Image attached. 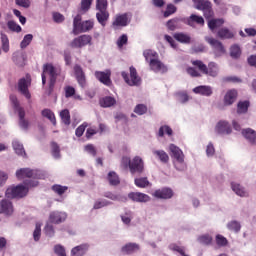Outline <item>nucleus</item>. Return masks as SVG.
<instances>
[{"instance_id":"55","label":"nucleus","mask_w":256,"mask_h":256,"mask_svg":"<svg viewBox=\"0 0 256 256\" xmlns=\"http://www.w3.org/2000/svg\"><path fill=\"white\" fill-rule=\"evenodd\" d=\"M91 5H93V0H81L80 9L83 13H87L91 9Z\"/></svg>"},{"instance_id":"44","label":"nucleus","mask_w":256,"mask_h":256,"mask_svg":"<svg viewBox=\"0 0 256 256\" xmlns=\"http://www.w3.org/2000/svg\"><path fill=\"white\" fill-rule=\"evenodd\" d=\"M165 133L168 135V137H171V135H173V129H171L168 125L161 126L158 130V137H165Z\"/></svg>"},{"instance_id":"32","label":"nucleus","mask_w":256,"mask_h":256,"mask_svg":"<svg viewBox=\"0 0 256 256\" xmlns=\"http://www.w3.org/2000/svg\"><path fill=\"white\" fill-rule=\"evenodd\" d=\"M217 37H219V39H233L235 34L229 30V28L223 27L218 30Z\"/></svg>"},{"instance_id":"25","label":"nucleus","mask_w":256,"mask_h":256,"mask_svg":"<svg viewBox=\"0 0 256 256\" xmlns=\"http://www.w3.org/2000/svg\"><path fill=\"white\" fill-rule=\"evenodd\" d=\"M0 213L4 215H13V204L9 200H2L0 202Z\"/></svg>"},{"instance_id":"3","label":"nucleus","mask_w":256,"mask_h":256,"mask_svg":"<svg viewBox=\"0 0 256 256\" xmlns=\"http://www.w3.org/2000/svg\"><path fill=\"white\" fill-rule=\"evenodd\" d=\"M123 163H128L129 170L132 175H143L145 171V162L139 156H135L132 160L127 157L122 158Z\"/></svg>"},{"instance_id":"34","label":"nucleus","mask_w":256,"mask_h":256,"mask_svg":"<svg viewBox=\"0 0 256 256\" xmlns=\"http://www.w3.org/2000/svg\"><path fill=\"white\" fill-rule=\"evenodd\" d=\"M42 117H45L46 119H48V121H50L52 123V125H57V118L55 117V113H53V111H51V109H44L41 112Z\"/></svg>"},{"instance_id":"12","label":"nucleus","mask_w":256,"mask_h":256,"mask_svg":"<svg viewBox=\"0 0 256 256\" xmlns=\"http://www.w3.org/2000/svg\"><path fill=\"white\" fill-rule=\"evenodd\" d=\"M129 25V17L127 13L117 14L114 21L112 22L113 29L117 30L119 27H127Z\"/></svg>"},{"instance_id":"7","label":"nucleus","mask_w":256,"mask_h":256,"mask_svg":"<svg viewBox=\"0 0 256 256\" xmlns=\"http://www.w3.org/2000/svg\"><path fill=\"white\" fill-rule=\"evenodd\" d=\"M29 193V188L24 185L10 187L6 190V197L8 199H21Z\"/></svg>"},{"instance_id":"45","label":"nucleus","mask_w":256,"mask_h":256,"mask_svg":"<svg viewBox=\"0 0 256 256\" xmlns=\"http://www.w3.org/2000/svg\"><path fill=\"white\" fill-rule=\"evenodd\" d=\"M108 181L109 184L113 186H117L119 183H121V180H119V175L113 171L108 173Z\"/></svg>"},{"instance_id":"24","label":"nucleus","mask_w":256,"mask_h":256,"mask_svg":"<svg viewBox=\"0 0 256 256\" xmlns=\"http://www.w3.org/2000/svg\"><path fill=\"white\" fill-rule=\"evenodd\" d=\"M173 38L183 45H190L191 43V36L187 33L176 32L173 34Z\"/></svg>"},{"instance_id":"14","label":"nucleus","mask_w":256,"mask_h":256,"mask_svg":"<svg viewBox=\"0 0 256 256\" xmlns=\"http://www.w3.org/2000/svg\"><path fill=\"white\" fill-rule=\"evenodd\" d=\"M149 66L154 73H167V66H165V64H163V62L157 58L151 59Z\"/></svg>"},{"instance_id":"23","label":"nucleus","mask_w":256,"mask_h":256,"mask_svg":"<svg viewBox=\"0 0 256 256\" xmlns=\"http://www.w3.org/2000/svg\"><path fill=\"white\" fill-rule=\"evenodd\" d=\"M141 247L137 243H127L121 248V252L124 255H133V253H136V251H139Z\"/></svg>"},{"instance_id":"52","label":"nucleus","mask_w":256,"mask_h":256,"mask_svg":"<svg viewBox=\"0 0 256 256\" xmlns=\"http://www.w3.org/2000/svg\"><path fill=\"white\" fill-rule=\"evenodd\" d=\"M198 242L201 243V245H211V243H213V237L209 234H205L198 237Z\"/></svg>"},{"instance_id":"28","label":"nucleus","mask_w":256,"mask_h":256,"mask_svg":"<svg viewBox=\"0 0 256 256\" xmlns=\"http://www.w3.org/2000/svg\"><path fill=\"white\" fill-rule=\"evenodd\" d=\"M204 75H209V77H217L219 75V66L215 62H209L206 66V72Z\"/></svg>"},{"instance_id":"51","label":"nucleus","mask_w":256,"mask_h":256,"mask_svg":"<svg viewBox=\"0 0 256 256\" xmlns=\"http://www.w3.org/2000/svg\"><path fill=\"white\" fill-rule=\"evenodd\" d=\"M31 41H33V34L25 35L20 43L21 49H26V47H29V45H31Z\"/></svg>"},{"instance_id":"18","label":"nucleus","mask_w":256,"mask_h":256,"mask_svg":"<svg viewBox=\"0 0 256 256\" xmlns=\"http://www.w3.org/2000/svg\"><path fill=\"white\" fill-rule=\"evenodd\" d=\"M169 149L172 153V157L176 159L177 163H185V155L179 147H177L175 144H170Z\"/></svg>"},{"instance_id":"20","label":"nucleus","mask_w":256,"mask_h":256,"mask_svg":"<svg viewBox=\"0 0 256 256\" xmlns=\"http://www.w3.org/2000/svg\"><path fill=\"white\" fill-rule=\"evenodd\" d=\"M238 92L235 89L228 90L224 96V105L229 107V105H233L235 101H237Z\"/></svg>"},{"instance_id":"53","label":"nucleus","mask_w":256,"mask_h":256,"mask_svg":"<svg viewBox=\"0 0 256 256\" xmlns=\"http://www.w3.org/2000/svg\"><path fill=\"white\" fill-rule=\"evenodd\" d=\"M143 56L145 58L146 61H151V59H157V57H159V54H157V52L153 51V50H145L143 52Z\"/></svg>"},{"instance_id":"6","label":"nucleus","mask_w":256,"mask_h":256,"mask_svg":"<svg viewBox=\"0 0 256 256\" xmlns=\"http://www.w3.org/2000/svg\"><path fill=\"white\" fill-rule=\"evenodd\" d=\"M17 179H43L45 175L40 170L21 168L16 171Z\"/></svg>"},{"instance_id":"60","label":"nucleus","mask_w":256,"mask_h":256,"mask_svg":"<svg viewBox=\"0 0 256 256\" xmlns=\"http://www.w3.org/2000/svg\"><path fill=\"white\" fill-rule=\"evenodd\" d=\"M173 13H177V7L173 4H168L166 11L164 12V17H171Z\"/></svg>"},{"instance_id":"31","label":"nucleus","mask_w":256,"mask_h":256,"mask_svg":"<svg viewBox=\"0 0 256 256\" xmlns=\"http://www.w3.org/2000/svg\"><path fill=\"white\" fill-rule=\"evenodd\" d=\"M231 187L232 191H234V193H236V195H238L239 197H249V192H247V190H245V188L241 186V184L232 182Z\"/></svg>"},{"instance_id":"37","label":"nucleus","mask_w":256,"mask_h":256,"mask_svg":"<svg viewBox=\"0 0 256 256\" xmlns=\"http://www.w3.org/2000/svg\"><path fill=\"white\" fill-rule=\"evenodd\" d=\"M99 103L102 107L107 108V107H113V105H116L117 100H115L114 97L106 96L104 98H101Z\"/></svg>"},{"instance_id":"49","label":"nucleus","mask_w":256,"mask_h":256,"mask_svg":"<svg viewBox=\"0 0 256 256\" xmlns=\"http://www.w3.org/2000/svg\"><path fill=\"white\" fill-rule=\"evenodd\" d=\"M180 21H183V18L170 19L167 22V28L169 29V31H175V29H177V26L179 25Z\"/></svg>"},{"instance_id":"56","label":"nucleus","mask_w":256,"mask_h":256,"mask_svg":"<svg viewBox=\"0 0 256 256\" xmlns=\"http://www.w3.org/2000/svg\"><path fill=\"white\" fill-rule=\"evenodd\" d=\"M147 111H148V108H147V105L145 104H137L134 108V113H136V115H145Z\"/></svg>"},{"instance_id":"2","label":"nucleus","mask_w":256,"mask_h":256,"mask_svg":"<svg viewBox=\"0 0 256 256\" xmlns=\"http://www.w3.org/2000/svg\"><path fill=\"white\" fill-rule=\"evenodd\" d=\"M81 14H78L74 17L73 20V35H79V33H87V31H91L94 27V23L91 20H86L82 22Z\"/></svg>"},{"instance_id":"13","label":"nucleus","mask_w":256,"mask_h":256,"mask_svg":"<svg viewBox=\"0 0 256 256\" xmlns=\"http://www.w3.org/2000/svg\"><path fill=\"white\" fill-rule=\"evenodd\" d=\"M128 198L135 203H147L151 201V197H149V195L141 192H130L128 194Z\"/></svg>"},{"instance_id":"47","label":"nucleus","mask_w":256,"mask_h":256,"mask_svg":"<svg viewBox=\"0 0 256 256\" xmlns=\"http://www.w3.org/2000/svg\"><path fill=\"white\" fill-rule=\"evenodd\" d=\"M212 5L209 0H202L197 3V9L200 11H211Z\"/></svg>"},{"instance_id":"38","label":"nucleus","mask_w":256,"mask_h":256,"mask_svg":"<svg viewBox=\"0 0 256 256\" xmlns=\"http://www.w3.org/2000/svg\"><path fill=\"white\" fill-rule=\"evenodd\" d=\"M12 145L16 155H19L20 157H27L23 144H21L19 141H14Z\"/></svg>"},{"instance_id":"8","label":"nucleus","mask_w":256,"mask_h":256,"mask_svg":"<svg viewBox=\"0 0 256 256\" xmlns=\"http://www.w3.org/2000/svg\"><path fill=\"white\" fill-rule=\"evenodd\" d=\"M31 81V74H26L25 77L18 80V91L26 99H31V92H29V88L31 87Z\"/></svg>"},{"instance_id":"57","label":"nucleus","mask_w":256,"mask_h":256,"mask_svg":"<svg viewBox=\"0 0 256 256\" xmlns=\"http://www.w3.org/2000/svg\"><path fill=\"white\" fill-rule=\"evenodd\" d=\"M128 41H129V38L127 37V34H122V35L118 38V40H117V42H116V45H117V47H118L119 49H123V46H124V45H127Z\"/></svg>"},{"instance_id":"19","label":"nucleus","mask_w":256,"mask_h":256,"mask_svg":"<svg viewBox=\"0 0 256 256\" xmlns=\"http://www.w3.org/2000/svg\"><path fill=\"white\" fill-rule=\"evenodd\" d=\"M152 195L156 199H171L173 197V190L171 188H161L156 190Z\"/></svg>"},{"instance_id":"42","label":"nucleus","mask_w":256,"mask_h":256,"mask_svg":"<svg viewBox=\"0 0 256 256\" xmlns=\"http://www.w3.org/2000/svg\"><path fill=\"white\" fill-rule=\"evenodd\" d=\"M191 64L193 65V67H196V69H198V71H200V73H203V75H205V72L207 70V65H205V63H203V61L191 60Z\"/></svg>"},{"instance_id":"59","label":"nucleus","mask_w":256,"mask_h":256,"mask_svg":"<svg viewBox=\"0 0 256 256\" xmlns=\"http://www.w3.org/2000/svg\"><path fill=\"white\" fill-rule=\"evenodd\" d=\"M51 147L53 157H55V159H59V157H61V149L59 148V145L55 142H52Z\"/></svg>"},{"instance_id":"15","label":"nucleus","mask_w":256,"mask_h":256,"mask_svg":"<svg viewBox=\"0 0 256 256\" xmlns=\"http://www.w3.org/2000/svg\"><path fill=\"white\" fill-rule=\"evenodd\" d=\"M95 77L96 79H98V81H100V83H103V85H106L107 87H111L112 85L111 71H106V72L96 71Z\"/></svg>"},{"instance_id":"50","label":"nucleus","mask_w":256,"mask_h":256,"mask_svg":"<svg viewBox=\"0 0 256 256\" xmlns=\"http://www.w3.org/2000/svg\"><path fill=\"white\" fill-rule=\"evenodd\" d=\"M215 241L218 247H227V245H229V240H227L225 236L221 234L216 235Z\"/></svg>"},{"instance_id":"63","label":"nucleus","mask_w":256,"mask_h":256,"mask_svg":"<svg viewBox=\"0 0 256 256\" xmlns=\"http://www.w3.org/2000/svg\"><path fill=\"white\" fill-rule=\"evenodd\" d=\"M33 238L34 241H39V239H41V224L37 223L35 230L33 232Z\"/></svg>"},{"instance_id":"39","label":"nucleus","mask_w":256,"mask_h":256,"mask_svg":"<svg viewBox=\"0 0 256 256\" xmlns=\"http://www.w3.org/2000/svg\"><path fill=\"white\" fill-rule=\"evenodd\" d=\"M227 229H229V231H233L234 233H239L241 231V223H239L237 220H232L228 222Z\"/></svg>"},{"instance_id":"21","label":"nucleus","mask_w":256,"mask_h":256,"mask_svg":"<svg viewBox=\"0 0 256 256\" xmlns=\"http://www.w3.org/2000/svg\"><path fill=\"white\" fill-rule=\"evenodd\" d=\"M241 134L250 143V145H256V131L251 128L242 129Z\"/></svg>"},{"instance_id":"1","label":"nucleus","mask_w":256,"mask_h":256,"mask_svg":"<svg viewBox=\"0 0 256 256\" xmlns=\"http://www.w3.org/2000/svg\"><path fill=\"white\" fill-rule=\"evenodd\" d=\"M61 73V69L55 68L53 64L47 63L43 65V72H42V84L45 85L47 83V77L45 75H49L50 77V89L55 87V83L57 81V77Z\"/></svg>"},{"instance_id":"64","label":"nucleus","mask_w":256,"mask_h":256,"mask_svg":"<svg viewBox=\"0 0 256 256\" xmlns=\"http://www.w3.org/2000/svg\"><path fill=\"white\" fill-rule=\"evenodd\" d=\"M54 252L58 256H67V253L65 252V248L61 245H56L54 247Z\"/></svg>"},{"instance_id":"30","label":"nucleus","mask_w":256,"mask_h":256,"mask_svg":"<svg viewBox=\"0 0 256 256\" xmlns=\"http://www.w3.org/2000/svg\"><path fill=\"white\" fill-rule=\"evenodd\" d=\"M225 24V19L223 18H212L208 21V28L210 31H215V29H219V27H223Z\"/></svg>"},{"instance_id":"33","label":"nucleus","mask_w":256,"mask_h":256,"mask_svg":"<svg viewBox=\"0 0 256 256\" xmlns=\"http://www.w3.org/2000/svg\"><path fill=\"white\" fill-rule=\"evenodd\" d=\"M134 185L139 189H146V187H151V182L147 177H139L134 179Z\"/></svg>"},{"instance_id":"61","label":"nucleus","mask_w":256,"mask_h":256,"mask_svg":"<svg viewBox=\"0 0 256 256\" xmlns=\"http://www.w3.org/2000/svg\"><path fill=\"white\" fill-rule=\"evenodd\" d=\"M169 249H170L171 251H175L176 253L181 254V256H183L184 253H185V248L182 247V246H179V245H177V244H170V245H169Z\"/></svg>"},{"instance_id":"10","label":"nucleus","mask_w":256,"mask_h":256,"mask_svg":"<svg viewBox=\"0 0 256 256\" xmlns=\"http://www.w3.org/2000/svg\"><path fill=\"white\" fill-rule=\"evenodd\" d=\"M206 41L213 48V51L216 57H221V55H225L226 53L225 46H223V43H221V41L212 37H207Z\"/></svg>"},{"instance_id":"16","label":"nucleus","mask_w":256,"mask_h":256,"mask_svg":"<svg viewBox=\"0 0 256 256\" xmlns=\"http://www.w3.org/2000/svg\"><path fill=\"white\" fill-rule=\"evenodd\" d=\"M74 73H75L78 85L84 88L87 85V80L85 78V72H83V68H81V66L79 65L74 66Z\"/></svg>"},{"instance_id":"35","label":"nucleus","mask_w":256,"mask_h":256,"mask_svg":"<svg viewBox=\"0 0 256 256\" xmlns=\"http://www.w3.org/2000/svg\"><path fill=\"white\" fill-rule=\"evenodd\" d=\"M153 155L161 161V163H169V154L165 150H153Z\"/></svg>"},{"instance_id":"9","label":"nucleus","mask_w":256,"mask_h":256,"mask_svg":"<svg viewBox=\"0 0 256 256\" xmlns=\"http://www.w3.org/2000/svg\"><path fill=\"white\" fill-rule=\"evenodd\" d=\"M92 41L93 37H91V35L83 34L74 38L70 42V47L72 49H83V47H87V45H93Z\"/></svg>"},{"instance_id":"40","label":"nucleus","mask_w":256,"mask_h":256,"mask_svg":"<svg viewBox=\"0 0 256 256\" xmlns=\"http://www.w3.org/2000/svg\"><path fill=\"white\" fill-rule=\"evenodd\" d=\"M64 93H65V97L66 99H69L71 97H74V99H81V96H75L76 90L75 87L73 86H66L64 88Z\"/></svg>"},{"instance_id":"27","label":"nucleus","mask_w":256,"mask_h":256,"mask_svg":"<svg viewBox=\"0 0 256 256\" xmlns=\"http://www.w3.org/2000/svg\"><path fill=\"white\" fill-rule=\"evenodd\" d=\"M96 19L102 27H105L107 25V21H109V11L107 10H98L96 13Z\"/></svg>"},{"instance_id":"22","label":"nucleus","mask_w":256,"mask_h":256,"mask_svg":"<svg viewBox=\"0 0 256 256\" xmlns=\"http://www.w3.org/2000/svg\"><path fill=\"white\" fill-rule=\"evenodd\" d=\"M186 23L189 25V27H195V25H200L203 27V25H205V19H203L202 16L192 14L186 19Z\"/></svg>"},{"instance_id":"11","label":"nucleus","mask_w":256,"mask_h":256,"mask_svg":"<svg viewBox=\"0 0 256 256\" xmlns=\"http://www.w3.org/2000/svg\"><path fill=\"white\" fill-rule=\"evenodd\" d=\"M49 221L54 225L65 223L67 221V212L53 211L49 215Z\"/></svg>"},{"instance_id":"26","label":"nucleus","mask_w":256,"mask_h":256,"mask_svg":"<svg viewBox=\"0 0 256 256\" xmlns=\"http://www.w3.org/2000/svg\"><path fill=\"white\" fill-rule=\"evenodd\" d=\"M87 251H89V244L85 243L72 248L71 254L73 256H83L87 254Z\"/></svg>"},{"instance_id":"41","label":"nucleus","mask_w":256,"mask_h":256,"mask_svg":"<svg viewBox=\"0 0 256 256\" xmlns=\"http://www.w3.org/2000/svg\"><path fill=\"white\" fill-rule=\"evenodd\" d=\"M230 57L232 59H239L241 57V47L237 44H234L230 47Z\"/></svg>"},{"instance_id":"58","label":"nucleus","mask_w":256,"mask_h":256,"mask_svg":"<svg viewBox=\"0 0 256 256\" xmlns=\"http://www.w3.org/2000/svg\"><path fill=\"white\" fill-rule=\"evenodd\" d=\"M7 27L8 29H10V31H14L15 33H21V27L13 20L8 21Z\"/></svg>"},{"instance_id":"62","label":"nucleus","mask_w":256,"mask_h":256,"mask_svg":"<svg viewBox=\"0 0 256 256\" xmlns=\"http://www.w3.org/2000/svg\"><path fill=\"white\" fill-rule=\"evenodd\" d=\"M107 205H111V202L107 200H97L94 203L93 209H102V207H107Z\"/></svg>"},{"instance_id":"5","label":"nucleus","mask_w":256,"mask_h":256,"mask_svg":"<svg viewBox=\"0 0 256 256\" xmlns=\"http://www.w3.org/2000/svg\"><path fill=\"white\" fill-rule=\"evenodd\" d=\"M129 74L125 71L121 72V76L124 79L125 83L129 85V87H139L141 85V77L137 73V69L134 66L129 68Z\"/></svg>"},{"instance_id":"17","label":"nucleus","mask_w":256,"mask_h":256,"mask_svg":"<svg viewBox=\"0 0 256 256\" xmlns=\"http://www.w3.org/2000/svg\"><path fill=\"white\" fill-rule=\"evenodd\" d=\"M216 131L220 135H231L233 129L231 128V124L227 121H220L216 125Z\"/></svg>"},{"instance_id":"46","label":"nucleus","mask_w":256,"mask_h":256,"mask_svg":"<svg viewBox=\"0 0 256 256\" xmlns=\"http://www.w3.org/2000/svg\"><path fill=\"white\" fill-rule=\"evenodd\" d=\"M60 117L64 125H71V114L67 109H64L60 112Z\"/></svg>"},{"instance_id":"4","label":"nucleus","mask_w":256,"mask_h":256,"mask_svg":"<svg viewBox=\"0 0 256 256\" xmlns=\"http://www.w3.org/2000/svg\"><path fill=\"white\" fill-rule=\"evenodd\" d=\"M14 111L18 115V125L20 129H22L23 131H29V127H31V122L25 117V108L19 105V101L17 100L14 101Z\"/></svg>"},{"instance_id":"48","label":"nucleus","mask_w":256,"mask_h":256,"mask_svg":"<svg viewBox=\"0 0 256 256\" xmlns=\"http://www.w3.org/2000/svg\"><path fill=\"white\" fill-rule=\"evenodd\" d=\"M1 44L2 51H4V53H9V37L3 32H1Z\"/></svg>"},{"instance_id":"43","label":"nucleus","mask_w":256,"mask_h":256,"mask_svg":"<svg viewBox=\"0 0 256 256\" xmlns=\"http://www.w3.org/2000/svg\"><path fill=\"white\" fill-rule=\"evenodd\" d=\"M52 191L54 193H56V195H59L61 197V195H63L64 193H67V191L69 190V187L67 186H61L59 184H54L51 187Z\"/></svg>"},{"instance_id":"54","label":"nucleus","mask_w":256,"mask_h":256,"mask_svg":"<svg viewBox=\"0 0 256 256\" xmlns=\"http://www.w3.org/2000/svg\"><path fill=\"white\" fill-rule=\"evenodd\" d=\"M107 7H109V2L107 0H96L97 11H107Z\"/></svg>"},{"instance_id":"36","label":"nucleus","mask_w":256,"mask_h":256,"mask_svg":"<svg viewBox=\"0 0 256 256\" xmlns=\"http://www.w3.org/2000/svg\"><path fill=\"white\" fill-rule=\"evenodd\" d=\"M250 105H251V103L248 100L238 102L237 113L239 115H243V114L247 113V111H249Z\"/></svg>"},{"instance_id":"29","label":"nucleus","mask_w":256,"mask_h":256,"mask_svg":"<svg viewBox=\"0 0 256 256\" xmlns=\"http://www.w3.org/2000/svg\"><path fill=\"white\" fill-rule=\"evenodd\" d=\"M194 93L198 95H204L205 97H211L213 95V89L211 86H197L193 89Z\"/></svg>"}]
</instances>
